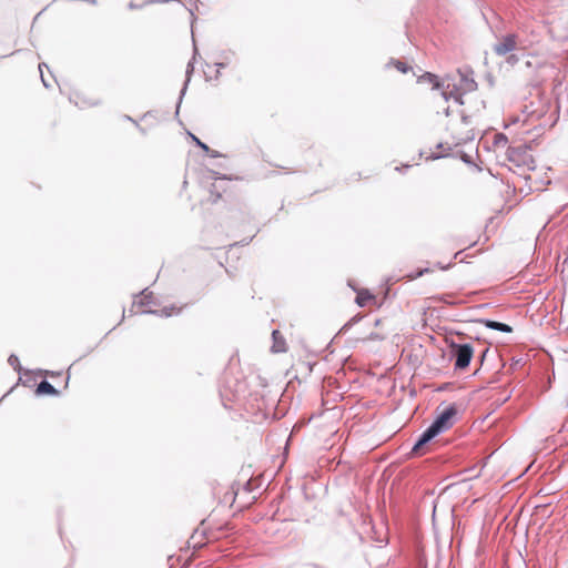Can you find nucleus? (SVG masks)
I'll return each mask as SVG.
<instances>
[{"label": "nucleus", "mask_w": 568, "mask_h": 568, "mask_svg": "<svg viewBox=\"0 0 568 568\" xmlns=\"http://www.w3.org/2000/svg\"><path fill=\"white\" fill-rule=\"evenodd\" d=\"M273 338V345H272V352L273 353H284L286 352V343L284 337L280 334L278 331H273L272 333Z\"/></svg>", "instance_id": "nucleus-7"}, {"label": "nucleus", "mask_w": 568, "mask_h": 568, "mask_svg": "<svg viewBox=\"0 0 568 568\" xmlns=\"http://www.w3.org/2000/svg\"><path fill=\"white\" fill-rule=\"evenodd\" d=\"M129 8H130V9H136V8H140V6H139V4H136L134 1H131V2L129 3Z\"/></svg>", "instance_id": "nucleus-21"}, {"label": "nucleus", "mask_w": 568, "mask_h": 568, "mask_svg": "<svg viewBox=\"0 0 568 568\" xmlns=\"http://www.w3.org/2000/svg\"><path fill=\"white\" fill-rule=\"evenodd\" d=\"M503 142L506 143L507 142V138L504 134H499L496 143H503Z\"/></svg>", "instance_id": "nucleus-20"}, {"label": "nucleus", "mask_w": 568, "mask_h": 568, "mask_svg": "<svg viewBox=\"0 0 568 568\" xmlns=\"http://www.w3.org/2000/svg\"><path fill=\"white\" fill-rule=\"evenodd\" d=\"M507 62L509 64L514 65L518 62V57L516 54H511L507 58Z\"/></svg>", "instance_id": "nucleus-18"}, {"label": "nucleus", "mask_w": 568, "mask_h": 568, "mask_svg": "<svg viewBox=\"0 0 568 568\" xmlns=\"http://www.w3.org/2000/svg\"><path fill=\"white\" fill-rule=\"evenodd\" d=\"M460 81L458 87L456 88L457 92H454L449 89V84L446 85V88L440 92L442 98L445 101H448L449 99H454V101L458 104H463L462 94L475 91L477 89V83L473 78L471 72H460Z\"/></svg>", "instance_id": "nucleus-2"}, {"label": "nucleus", "mask_w": 568, "mask_h": 568, "mask_svg": "<svg viewBox=\"0 0 568 568\" xmlns=\"http://www.w3.org/2000/svg\"><path fill=\"white\" fill-rule=\"evenodd\" d=\"M463 122L466 123V124L468 123V116L467 115H463Z\"/></svg>", "instance_id": "nucleus-25"}, {"label": "nucleus", "mask_w": 568, "mask_h": 568, "mask_svg": "<svg viewBox=\"0 0 568 568\" xmlns=\"http://www.w3.org/2000/svg\"><path fill=\"white\" fill-rule=\"evenodd\" d=\"M429 270L428 268H423V270H419L417 272V274L415 276H413V278H417V277H420L423 276L425 273H427Z\"/></svg>", "instance_id": "nucleus-19"}, {"label": "nucleus", "mask_w": 568, "mask_h": 568, "mask_svg": "<svg viewBox=\"0 0 568 568\" xmlns=\"http://www.w3.org/2000/svg\"><path fill=\"white\" fill-rule=\"evenodd\" d=\"M43 67H47V65H45V63H40V64H39V71H40V74H41V81H42V83H43V85H44L45 88H49V87H50V84L47 82V80H45V78H44V75H43V71H42V68H43Z\"/></svg>", "instance_id": "nucleus-16"}, {"label": "nucleus", "mask_w": 568, "mask_h": 568, "mask_svg": "<svg viewBox=\"0 0 568 568\" xmlns=\"http://www.w3.org/2000/svg\"><path fill=\"white\" fill-rule=\"evenodd\" d=\"M187 83H189V79L185 81V84H184V87H183V89H182V94H184V92H185V90H186V85H187Z\"/></svg>", "instance_id": "nucleus-23"}, {"label": "nucleus", "mask_w": 568, "mask_h": 568, "mask_svg": "<svg viewBox=\"0 0 568 568\" xmlns=\"http://www.w3.org/2000/svg\"><path fill=\"white\" fill-rule=\"evenodd\" d=\"M125 119H126V120H129V121H131V122H133V123L136 125V128L140 130V132H141L142 134H145V133H146V132H145V129H143L142 126H140V125L138 124V122H136L135 120H133L131 116L126 115V116H125Z\"/></svg>", "instance_id": "nucleus-17"}, {"label": "nucleus", "mask_w": 568, "mask_h": 568, "mask_svg": "<svg viewBox=\"0 0 568 568\" xmlns=\"http://www.w3.org/2000/svg\"><path fill=\"white\" fill-rule=\"evenodd\" d=\"M193 70V67L191 63L187 64V70H186V74L190 75V73L192 72Z\"/></svg>", "instance_id": "nucleus-22"}, {"label": "nucleus", "mask_w": 568, "mask_h": 568, "mask_svg": "<svg viewBox=\"0 0 568 568\" xmlns=\"http://www.w3.org/2000/svg\"><path fill=\"white\" fill-rule=\"evenodd\" d=\"M438 434L429 426L428 428H426L422 434L420 436L418 437V439L416 440V443L414 444L413 448H412V453L414 454H418L420 452V449L423 448L424 445H426L427 443H429L433 438H435Z\"/></svg>", "instance_id": "nucleus-6"}, {"label": "nucleus", "mask_w": 568, "mask_h": 568, "mask_svg": "<svg viewBox=\"0 0 568 568\" xmlns=\"http://www.w3.org/2000/svg\"><path fill=\"white\" fill-rule=\"evenodd\" d=\"M457 409L454 405L446 407L429 425L438 435L446 432L453 426V418L456 416Z\"/></svg>", "instance_id": "nucleus-4"}, {"label": "nucleus", "mask_w": 568, "mask_h": 568, "mask_svg": "<svg viewBox=\"0 0 568 568\" xmlns=\"http://www.w3.org/2000/svg\"><path fill=\"white\" fill-rule=\"evenodd\" d=\"M449 114H450V110H449V108H446V109H445V115H446V116H449Z\"/></svg>", "instance_id": "nucleus-24"}, {"label": "nucleus", "mask_w": 568, "mask_h": 568, "mask_svg": "<svg viewBox=\"0 0 568 568\" xmlns=\"http://www.w3.org/2000/svg\"><path fill=\"white\" fill-rule=\"evenodd\" d=\"M518 37L515 33H508L506 36H503L497 43L494 45V52L499 55L504 57L518 48Z\"/></svg>", "instance_id": "nucleus-5"}, {"label": "nucleus", "mask_w": 568, "mask_h": 568, "mask_svg": "<svg viewBox=\"0 0 568 568\" xmlns=\"http://www.w3.org/2000/svg\"><path fill=\"white\" fill-rule=\"evenodd\" d=\"M8 363L10 364V366H12L16 371H20L21 369V366H20V363H19V358L18 356L16 355H10L9 358H8Z\"/></svg>", "instance_id": "nucleus-14"}, {"label": "nucleus", "mask_w": 568, "mask_h": 568, "mask_svg": "<svg viewBox=\"0 0 568 568\" xmlns=\"http://www.w3.org/2000/svg\"><path fill=\"white\" fill-rule=\"evenodd\" d=\"M481 323H484V325L490 329L499 331L503 333H511L513 332L511 326H509L508 324L501 323V322L491 321V320H483Z\"/></svg>", "instance_id": "nucleus-8"}, {"label": "nucleus", "mask_w": 568, "mask_h": 568, "mask_svg": "<svg viewBox=\"0 0 568 568\" xmlns=\"http://www.w3.org/2000/svg\"><path fill=\"white\" fill-rule=\"evenodd\" d=\"M234 55H235V52L231 51V50L221 52V54L219 57L221 61H216L215 65L219 69L225 68L231 62V60Z\"/></svg>", "instance_id": "nucleus-12"}, {"label": "nucleus", "mask_w": 568, "mask_h": 568, "mask_svg": "<svg viewBox=\"0 0 568 568\" xmlns=\"http://www.w3.org/2000/svg\"><path fill=\"white\" fill-rule=\"evenodd\" d=\"M58 390L48 382L41 381L37 386V394L39 395H58Z\"/></svg>", "instance_id": "nucleus-10"}, {"label": "nucleus", "mask_w": 568, "mask_h": 568, "mask_svg": "<svg viewBox=\"0 0 568 568\" xmlns=\"http://www.w3.org/2000/svg\"><path fill=\"white\" fill-rule=\"evenodd\" d=\"M395 67L399 72L402 73H406L408 72L412 68L408 67L405 62H402L399 60H394L392 59L387 64L386 67L389 68V67Z\"/></svg>", "instance_id": "nucleus-13"}, {"label": "nucleus", "mask_w": 568, "mask_h": 568, "mask_svg": "<svg viewBox=\"0 0 568 568\" xmlns=\"http://www.w3.org/2000/svg\"><path fill=\"white\" fill-rule=\"evenodd\" d=\"M369 338H371V339H377V338H379V337H378V335H376V334H372V335L369 336Z\"/></svg>", "instance_id": "nucleus-26"}, {"label": "nucleus", "mask_w": 568, "mask_h": 568, "mask_svg": "<svg viewBox=\"0 0 568 568\" xmlns=\"http://www.w3.org/2000/svg\"><path fill=\"white\" fill-rule=\"evenodd\" d=\"M450 347L455 357V368L465 369L468 367L474 354L473 346L470 344L453 343Z\"/></svg>", "instance_id": "nucleus-3"}, {"label": "nucleus", "mask_w": 568, "mask_h": 568, "mask_svg": "<svg viewBox=\"0 0 568 568\" xmlns=\"http://www.w3.org/2000/svg\"><path fill=\"white\" fill-rule=\"evenodd\" d=\"M353 288H354V291L357 292L355 302L359 307L366 306L367 302L374 298V295L371 294L369 291H367V290L357 291L355 287H353Z\"/></svg>", "instance_id": "nucleus-9"}, {"label": "nucleus", "mask_w": 568, "mask_h": 568, "mask_svg": "<svg viewBox=\"0 0 568 568\" xmlns=\"http://www.w3.org/2000/svg\"><path fill=\"white\" fill-rule=\"evenodd\" d=\"M192 139L195 141V143L201 148L203 149L204 151L209 152L210 151V148L203 143L202 141H200L195 135L191 134Z\"/></svg>", "instance_id": "nucleus-15"}, {"label": "nucleus", "mask_w": 568, "mask_h": 568, "mask_svg": "<svg viewBox=\"0 0 568 568\" xmlns=\"http://www.w3.org/2000/svg\"><path fill=\"white\" fill-rule=\"evenodd\" d=\"M156 305V302L154 300V296H153V292L149 291L148 288L143 290L139 296H135L134 301H133V304H132V307L131 310L129 311L130 314H133L134 311L133 308L134 307H149V308H143L141 311V313L143 314H155V315H159L161 317H170L173 315V313L176 311V313L180 312V308H176L175 306H165L161 310H153L151 308V306H155Z\"/></svg>", "instance_id": "nucleus-1"}, {"label": "nucleus", "mask_w": 568, "mask_h": 568, "mask_svg": "<svg viewBox=\"0 0 568 568\" xmlns=\"http://www.w3.org/2000/svg\"><path fill=\"white\" fill-rule=\"evenodd\" d=\"M418 82L419 83H423V82L430 83L433 85V89H440L442 88V84H440L439 80L437 79V77L435 74H433V73H429V72H426L423 75H420L418 78Z\"/></svg>", "instance_id": "nucleus-11"}]
</instances>
